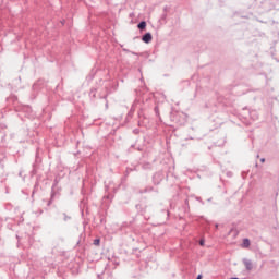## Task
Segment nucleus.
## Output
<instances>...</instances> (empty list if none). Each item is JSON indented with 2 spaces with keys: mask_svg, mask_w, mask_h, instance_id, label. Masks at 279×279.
<instances>
[{
  "mask_svg": "<svg viewBox=\"0 0 279 279\" xmlns=\"http://www.w3.org/2000/svg\"><path fill=\"white\" fill-rule=\"evenodd\" d=\"M166 175L162 171H159V172H156L154 175H153V183L155 185H159L161 184V182L165 180Z\"/></svg>",
  "mask_w": 279,
  "mask_h": 279,
  "instance_id": "obj_1",
  "label": "nucleus"
},
{
  "mask_svg": "<svg viewBox=\"0 0 279 279\" xmlns=\"http://www.w3.org/2000/svg\"><path fill=\"white\" fill-rule=\"evenodd\" d=\"M15 111L16 112H24L27 117H31L33 110H32V107L29 106H20L17 108H15Z\"/></svg>",
  "mask_w": 279,
  "mask_h": 279,
  "instance_id": "obj_2",
  "label": "nucleus"
},
{
  "mask_svg": "<svg viewBox=\"0 0 279 279\" xmlns=\"http://www.w3.org/2000/svg\"><path fill=\"white\" fill-rule=\"evenodd\" d=\"M153 33H144V35H142V41L146 45H149L153 41Z\"/></svg>",
  "mask_w": 279,
  "mask_h": 279,
  "instance_id": "obj_3",
  "label": "nucleus"
},
{
  "mask_svg": "<svg viewBox=\"0 0 279 279\" xmlns=\"http://www.w3.org/2000/svg\"><path fill=\"white\" fill-rule=\"evenodd\" d=\"M44 87H45V81L38 80L36 83H34L32 89L33 92H39Z\"/></svg>",
  "mask_w": 279,
  "mask_h": 279,
  "instance_id": "obj_4",
  "label": "nucleus"
},
{
  "mask_svg": "<svg viewBox=\"0 0 279 279\" xmlns=\"http://www.w3.org/2000/svg\"><path fill=\"white\" fill-rule=\"evenodd\" d=\"M243 264L246 268L247 271H252V269L254 268V266L252 265V260L247 259V258H243Z\"/></svg>",
  "mask_w": 279,
  "mask_h": 279,
  "instance_id": "obj_5",
  "label": "nucleus"
},
{
  "mask_svg": "<svg viewBox=\"0 0 279 279\" xmlns=\"http://www.w3.org/2000/svg\"><path fill=\"white\" fill-rule=\"evenodd\" d=\"M168 13H162L159 17V24L160 25H166L168 23Z\"/></svg>",
  "mask_w": 279,
  "mask_h": 279,
  "instance_id": "obj_6",
  "label": "nucleus"
},
{
  "mask_svg": "<svg viewBox=\"0 0 279 279\" xmlns=\"http://www.w3.org/2000/svg\"><path fill=\"white\" fill-rule=\"evenodd\" d=\"M137 28H138L141 32H145L146 28H147V22H146L145 20H142V22H138Z\"/></svg>",
  "mask_w": 279,
  "mask_h": 279,
  "instance_id": "obj_7",
  "label": "nucleus"
},
{
  "mask_svg": "<svg viewBox=\"0 0 279 279\" xmlns=\"http://www.w3.org/2000/svg\"><path fill=\"white\" fill-rule=\"evenodd\" d=\"M136 104H137V101H135V102L132 105V108H131V110H130L129 113H128V119L133 118V116H134V113H135V111H136V109H135Z\"/></svg>",
  "mask_w": 279,
  "mask_h": 279,
  "instance_id": "obj_8",
  "label": "nucleus"
},
{
  "mask_svg": "<svg viewBox=\"0 0 279 279\" xmlns=\"http://www.w3.org/2000/svg\"><path fill=\"white\" fill-rule=\"evenodd\" d=\"M142 169L145 171H150L153 169V165L149 162L142 163Z\"/></svg>",
  "mask_w": 279,
  "mask_h": 279,
  "instance_id": "obj_9",
  "label": "nucleus"
},
{
  "mask_svg": "<svg viewBox=\"0 0 279 279\" xmlns=\"http://www.w3.org/2000/svg\"><path fill=\"white\" fill-rule=\"evenodd\" d=\"M250 245H251L250 239H243L242 247L247 248L250 247Z\"/></svg>",
  "mask_w": 279,
  "mask_h": 279,
  "instance_id": "obj_10",
  "label": "nucleus"
},
{
  "mask_svg": "<svg viewBox=\"0 0 279 279\" xmlns=\"http://www.w3.org/2000/svg\"><path fill=\"white\" fill-rule=\"evenodd\" d=\"M19 100V98L14 95L10 96L7 101L8 102H12V104H15L16 101Z\"/></svg>",
  "mask_w": 279,
  "mask_h": 279,
  "instance_id": "obj_11",
  "label": "nucleus"
},
{
  "mask_svg": "<svg viewBox=\"0 0 279 279\" xmlns=\"http://www.w3.org/2000/svg\"><path fill=\"white\" fill-rule=\"evenodd\" d=\"M96 94H97V89H96V88H93V89H90V92H89V97H90V98H96Z\"/></svg>",
  "mask_w": 279,
  "mask_h": 279,
  "instance_id": "obj_12",
  "label": "nucleus"
},
{
  "mask_svg": "<svg viewBox=\"0 0 279 279\" xmlns=\"http://www.w3.org/2000/svg\"><path fill=\"white\" fill-rule=\"evenodd\" d=\"M154 111H155L156 117H158L159 120H161L160 110H159V107H158V106H156V107L154 108Z\"/></svg>",
  "mask_w": 279,
  "mask_h": 279,
  "instance_id": "obj_13",
  "label": "nucleus"
},
{
  "mask_svg": "<svg viewBox=\"0 0 279 279\" xmlns=\"http://www.w3.org/2000/svg\"><path fill=\"white\" fill-rule=\"evenodd\" d=\"M54 196H56V193L52 192V193H51V197H50V199H49V202H48V204H47L48 206H50V205L52 204Z\"/></svg>",
  "mask_w": 279,
  "mask_h": 279,
  "instance_id": "obj_14",
  "label": "nucleus"
},
{
  "mask_svg": "<svg viewBox=\"0 0 279 279\" xmlns=\"http://www.w3.org/2000/svg\"><path fill=\"white\" fill-rule=\"evenodd\" d=\"M104 199H107V201H109V202H112L113 195L108 194V195L104 196Z\"/></svg>",
  "mask_w": 279,
  "mask_h": 279,
  "instance_id": "obj_15",
  "label": "nucleus"
},
{
  "mask_svg": "<svg viewBox=\"0 0 279 279\" xmlns=\"http://www.w3.org/2000/svg\"><path fill=\"white\" fill-rule=\"evenodd\" d=\"M100 243H101V240H100V239H95L94 242H93V244H94L95 246H99Z\"/></svg>",
  "mask_w": 279,
  "mask_h": 279,
  "instance_id": "obj_16",
  "label": "nucleus"
},
{
  "mask_svg": "<svg viewBox=\"0 0 279 279\" xmlns=\"http://www.w3.org/2000/svg\"><path fill=\"white\" fill-rule=\"evenodd\" d=\"M171 7H163V14H167L168 12H170Z\"/></svg>",
  "mask_w": 279,
  "mask_h": 279,
  "instance_id": "obj_17",
  "label": "nucleus"
},
{
  "mask_svg": "<svg viewBox=\"0 0 279 279\" xmlns=\"http://www.w3.org/2000/svg\"><path fill=\"white\" fill-rule=\"evenodd\" d=\"M138 118H145V116H144V110H143V109H141V110L138 111Z\"/></svg>",
  "mask_w": 279,
  "mask_h": 279,
  "instance_id": "obj_18",
  "label": "nucleus"
},
{
  "mask_svg": "<svg viewBox=\"0 0 279 279\" xmlns=\"http://www.w3.org/2000/svg\"><path fill=\"white\" fill-rule=\"evenodd\" d=\"M198 243H199L201 246H205L206 240L205 239H201Z\"/></svg>",
  "mask_w": 279,
  "mask_h": 279,
  "instance_id": "obj_19",
  "label": "nucleus"
},
{
  "mask_svg": "<svg viewBox=\"0 0 279 279\" xmlns=\"http://www.w3.org/2000/svg\"><path fill=\"white\" fill-rule=\"evenodd\" d=\"M196 201H198L202 205H205V202L203 201L202 197H195Z\"/></svg>",
  "mask_w": 279,
  "mask_h": 279,
  "instance_id": "obj_20",
  "label": "nucleus"
},
{
  "mask_svg": "<svg viewBox=\"0 0 279 279\" xmlns=\"http://www.w3.org/2000/svg\"><path fill=\"white\" fill-rule=\"evenodd\" d=\"M63 217H64V218H63L64 221L71 220V217H69L66 214H63Z\"/></svg>",
  "mask_w": 279,
  "mask_h": 279,
  "instance_id": "obj_21",
  "label": "nucleus"
},
{
  "mask_svg": "<svg viewBox=\"0 0 279 279\" xmlns=\"http://www.w3.org/2000/svg\"><path fill=\"white\" fill-rule=\"evenodd\" d=\"M250 114H251V118H253V120H256V111H253Z\"/></svg>",
  "mask_w": 279,
  "mask_h": 279,
  "instance_id": "obj_22",
  "label": "nucleus"
},
{
  "mask_svg": "<svg viewBox=\"0 0 279 279\" xmlns=\"http://www.w3.org/2000/svg\"><path fill=\"white\" fill-rule=\"evenodd\" d=\"M153 190H154L153 187H149V189L144 190L142 193H147V192H150Z\"/></svg>",
  "mask_w": 279,
  "mask_h": 279,
  "instance_id": "obj_23",
  "label": "nucleus"
},
{
  "mask_svg": "<svg viewBox=\"0 0 279 279\" xmlns=\"http://www.w3.org/2000/svg\"><path fill=\"white\" fill-rule=\"evenodd\" d=\"M122 51H123V52H126V53H131V51L128 50V48H122Z\"/></svg>",
  "mask_w": 279,
  "mask_h": 279,
  "instance_id": "obj_24",
  "label": "nucleus"
},
{
  "mask_svg": "<svg viewBox=\"0 0 279 279\" xmlns=\"http://www.w3.org/2000/svg\"><path fill=\"white\" fill-rule=\"evenodd\" d=\"M242 178L243 179L247 178V172H242Z\"/></svg>",
  "mask_w": 279,
  "mask_h": 279,
  "instance_id": "obj_25",
  "label": "nucleus"
},
{
  "mask_svg": "<svg viewBox=\"0 0 279 279\" xmlns=\"http://www.w3.org/2000/svg\"><path fill=\"white\" fill-rule=\"evenodd\" d=\"M35 193H36V187H34V190L32 192V197H34Z\"/></svg>",
  "mask_w": 279,
  "mask_h": 279,
  "instance_id": "obj_26",
  "label": "nucleus"
},
{
  "mask_svg": "<svg viewBox=\"0 0 279 279\" xmlns=\"http://www.w3.org/2000/svg\"><path fill=\"white\" fill-rule=\"evenodd\" d=\"M109 189H110V186H108V185L105 186L106 192H109Z\"/></svg>",
  "mask_w": 279,
  "mask_h": 279,
  "instance_id": "obj_27",
  "label": "nucleus"
},
{
  "mask_svg": "<svg viewBox=\"0 0 279 279\" xmlns=\"http://www.w3.org/2000/svg\"><path fill=\"white\" fill-rule=\"evenodd\" d=\"M196 279H203V275H198Z\"/></svg>",
  "mask_w": 279,
  "mask_h": 279,
  "instance_id": "obj_28",
  "label": "nucleus"
},
{
  "mask_svg": "<svg viewBox=\"0 0 279 279\" xmlns=\"http://www.w3.org/2000/svg\"><path fill=\"white\" fill-rule=\"evenodd\" d=\"M132 54H134V56H138V52H131Z\"/></svg>",
  "mask_w": 279,
  "mask_h": 279,
  "instance_id": "obj_29",
  "label": "nucleus"
},
{
  "mask_svg": "<svg viewBox=\"0 0 279 279\" xmlns=\"http://www.w3.org/2000/svg\"><path fill=\"white\" fill-rule=\"evenodd\" d=\"M260 162L264 163V162H265V158H262V159H260Z\"/></svg>",
  "mask_w": 279,
  "mask_h": 279,
  "instance_id": "obj_30",
  "label": "nucleus"
},
{
  "mask_svg": "<svg viewBox=\"0 0 279 279\" xmlns=\"http://www.w3.org/2000/svg\"><path fill=\"white\" fill-rule=\"evenodd\" d=\"M130 171H133V169H128V170H126V173H130Z\"/></svg>",
  "mask_w": 279,
  "mask_h": 279,
  "instance_id": "obj_31",
  "label": "nucleus"
},
{
  "mask_svg": "<svg viewBox=\"0 0 279 279\" xmlns=\"http://www.w3.org/2000/svg\"><path fill=\"white\" fill-rule=\"evenodd\" d=\"M109 108V104L108 102H106V109H108Z\"/></svg>",
  "mask_w": 279,
  "mask_h": 279,
  "instance_id": "obj_32",
  "label": "nucleus"
},
{
  "mask_svg": "<svg viewBox=\"0 0 279 279\" xmlns=\"http://www.w3.org/2000/svg\"><path fill=\"white\" fill-rule=\"evenodd\" d=\"M97 279H102V278H101V275H98V276H97Z\"/></svg>",
  "mask_w": 279,
  "mask_h": 279,
  "instance_id": "obj_33",
  "label": "nucleus"
},
{
  "mask_svg": "<svg viewBox=\"0 0 279 279\" xmlns=\"http://www.w3.org/2000/svg\"><path fill=\"white\" fill-rule=\"evenodd\" d=\"M19 177H23V172H20V173H19Z\"/></svg>",
  "mask_w": 279,
  "mask_h": 279,
  "instance_id": "obj_34",
  "label": "nucleus"
},
{
  "mask_svg": "<svg viewBox=\"0 0 279 279\" xmlns=\"http://www.w3.org/2000/svg\"><path fill=\"white\" fill-rule=\"evenodd\" d=\"M208 203L213 202V198L207 199Z\"/></svg>",
  "mask_w": 279,
  "mask_h": 279,
  "instance_id": "obj_35",
  "label": "nucleus"
},
{
  "mask_svg": "<svg viewBox=\"0 0 279 279\" xmlns=\"http://www.w3.org/2000/svg\"><path fill=\"white\" fill-rule=\"evenodd\" d=\"M135 207H136V209H140L141 205H136Z\"/></svg>",
  "mask_w": 279,
  "mask_h": 279,
  "instance_id": "obj_36",
  "label": "nucleus"
},
{
  "mask_svg": "<svg viewBox=\"0 0 279 279\" xmlns=\"http://www.w3.org/2000/svg\"><path fill=\"white\" fill-rule=\"evenodd\" d=\"M189 140H194L193 137H190V138H185V141H189Z\"/></svg>",
  "mask_w": 279,
  "mask_h": 279,
  "instance_id": "obj_37",
  "label": "nucleus"
},
{
  "mask_svg": "<svg viewBox=\"0 0 279 279\" xmlns=\"http://www.w3.org/2000/svg\"><path fill=\"white\" fill-rule=\"evenodd\" d=\"M36 161H38V154H36Z\"/></svg>",
  "mask_w": 279,
  "mask_h": 279,
  "instance_id": "obj_38",
  "label": "nucleus"
},
{
  "mask_svg": "<svg viewBox=\"0 0 279 279\" xmlns=\"http://www.w3.org/2000/svg\"><path fill=\"white\" fill-rule=\"evenodd\" d=\"M185 204L189 205V199H185Z\"/></svg>",
  "mask_w": 279,
  "mask_h": 279,
  "instance_id": "obj_39",
  "label": "nucleus"
},
{
  "mask_svg": "<svg viewBox=\"0 0 279 279\" xmlns=\"http://www.w3.org/2000/svg\"><path fill=\"white\" fill-rule=\"evenodd\" d=\"M19 82H22V78H21V77H19Z\"/></svg>",
  "mask_w": 279,
  "mask_h": 279,
  "instance_id": "obj_40",
  "label": "nucleus"
},
{
  "mask_svg": "<svg viewBox=\"0 0 279 279\" xmlns=\"http://www.w3.org/2000/svg\"><path fill=\"white\" fill-rule=\"evenodd\" d=\"M230 279H239V278H236V277H233V278H230Z\"/></svg>",
  "mask_w": 279,
  "mask_h": 279,
  "instance_id": "obj_41",
  "label": "nucleus"
},
{
  "mask_svg": "<svg viewBox=\"0 0 279 279\" xmlns=\"http://www.w3.org/2000/svg\"><path fill=\"white\" fill-rule=\"evenodd\" d=\"M216 228H219V225H216Z\"/></svg>",
  "mask_w": 279,
  "mask_h": 279,
  "instance_id": "obj_42",
  "label": "nucleus"
},
{
  "mask_svg": "<svg viewBox=\"0 0 279 279\" xmlns=\"http://www.w3.org/2000/svg\"><path fill=\"white\" fill-rule=\"evenodd\" d=\"M16 239L19 240V239H20V236H19V235H16Z\"/></svg>",
  "mask_w": 279,
  "mask_h": 279,
  "instance_id": "obj_43",
  "label": "nucleus"
},
{
  "mask_svg": "<svg viewBox=\"0 0 279 279\" xmlns=\"http://www.w3.org/2000/svg\"><path fill=\"white\" fill-rule=\"evenodd\" d=\"M185 146V144H182V147H184Z\"/></svg>",
  "mask_w": 279,
  "mask_h": 279,
  "instance_id": "obj_44",
  "label": "nucleus"
},
{
  "mask_svg": "<svg viewBox=\"0 0 279 279\" xmlns=\"http://www.w3.org/2000/svg\"><path fill=\"white\" fill-rule=\"evenodd\" d=\"M255 167H258V163H256Z\"/></svg>",
  "mask_w": 279,
  "mask_h": 279,
  "instance_id": "obj_45",
  "label": "nucleus"
},
{
  "mask_svg": "<svg viewBox=\"0 0 279 279\" xmlns=\"http://www.w3.org/2000/svg\"><path fill=\"white\" fill-rule=\"evenodd\" d=\"M167 215H170V213H169V211H167Z\"/></svg>",
  "mask_w": 279,
  "mask_h": 279,
  "instance_id": "obj_46",
  "label": "nucleus"
}]
</instances>
